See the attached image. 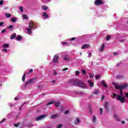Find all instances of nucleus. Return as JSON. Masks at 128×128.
Returning <instances> with one entry per match:
<instances>
[{
  "instance_id": "1",
  "label": "nucleus",
  "mask_w": 128,
  "mask_h": 128,
  "mask_svg": "<svg viewBox=\"0 0 128 128\" xmlns=\"http://www.w3.org/2000/svg\"><path fill=\"white\" fill-rule=\"evenodd\" d=\"M113 86H114L116 90H120V95H117V100L122 102V104H124L126 100V98L124 96V93H122V90L124 88H126L128 86V84H120L116 82H112Z\"/></svg>"
},
{
  "instance_id": "2",
  "label": "nucleus",
  "mask_w": 128,
  "mask_h": 128,
  "mask_svg": "<svg viewBox=\"0 0 128 128\" xmlns=\"http://www.w3.org/2000/svg\"><path fill=\"white\" fill-rule=\"evenodd\" d=\"M35 82L36 78L30 79L28 81H26V83L23 84V86L24 88H30V86L34 84Z\"/></svg>"
},
{
  "instance_id": "3",
  "label": "nucleus",
  "mask_w": 128,
  "mask_h": 128,
  "mask_svg": "<svg viewBox=\"0 0 128 128\" xmlns=\"http://www.w3.org/2000/svg\"><path fill=\"white\" fill-rule=\"evenodd\" d=\"M34 22H30L29 23V27L26 28V33L27 34H29L30 36V34H32V30H34Z\"/></svg>"
},
{
  "instance_id": "4",
  "label": "nucleus",
  "mask_w": 128,
  "mask_h": 128,
  "mask_svg": "<svg viewBox=\"0 0 128 128\" xmlns=\"http://www.w3.org/2000/svg\"><path fill=\"white\" fill-rule=\"evenodd\" d=\"M74 84L77 86H80V88H86V85L80 80L76 81L74 82Z\"/></svg>"
},
{
  "instance_id": "5",
  "label": "nucleus",
  "mask_w": 128,
  "mask_h": 128,
  "mask_svg": "<svg viewBox=\"0 0 128 128\" xmlns=\"http://www.w3.org/2000/svg\"><path fill=\"white\" fill-rule=\"evenodd\" d=\"M60 54H56L52 59V62L54 64H58L60 60Z\"/></svg>"
},
{
  "instance_id": "6",
  "label": "nucleus",
  "mask_w": 128,
  "mask_h": 128,
  "mask_svg": "<svg viewBox=\"0 0 128 128\" xmlns=\"http://www.w3.org/2000/svg\"><path fill=\"white\" fill-rule=\"evenodd\" d=\"M106 48V44H103L102 46L99 48V52H102L104 50V48Z\"/></svg>"
},
{
  "instance_id": "7",
  "label": "nucleus",
  "mask_w": 128,
  "mask_h": 128,
  "mask_svg": "<svg viewBox=\"0 0 128 128\" xmlns=\"http://www.w3.org/2000/svg\"><path fill=\"white\" fill-rule=\"evenodd\" d=\"M95 4L96 6H100V4H102V0H96Z\"/></svg>"
},
{
  "instance_id": "8",
  "label": "nucleus",
  "mask_w": 128,
  "mask_h": 128,
  "mask_svg": "<svg viewBox=\"0 0 128 128\" xmlns=\"http://www.w3.org/2000/svg\"><path fill=\"white\" fill-rule=\"evenodd\" d=\"M45 116L44 115H42L41 116H39L38 117H36V120H42L44 118Z\"/></svg>"
},
{
  "instance_id": "9",
  "label": "nucleus",
  "mask_w": 128,
  "mask_h": 128,
  "mask_svg": "<svg viewBox=\"0 0 128 128\" xmlns=\"http://www.w3.org/2000/svg\"><path fill=\"white\" fill-rule=\"evenodd\" d=\"M90 48V45L88 44H85L82 46V49L84 50L85 48Z\"/></svg>"
},
{
  "instance_id": "10",
  "label": "nucleus",
  "mask_w": 128,
  "mask_h": 128,
  "mask_svg": "<svg viewBox=\"0 0 128 128\" xmlns=\"http://www.w3.org/2000/svg\"><path fill=\"white\" fill-rule=\"evenodd\" d=\"M3 48H10V44H4L2 46Z\"/></svg>"
},
{
  "instance_id": "11",
  "label": "nucleus",
  "mask_w": 128,
  "mask_h": 128,
  "mask_svg": "<svg viewBox=\"0 0 128 128\" xmlns=\"http://www.w3.org/2000/svg\"><path fill=\"white\" fill-rule=\"evenodd\" d=\"M63 59L64 60H70V57L68 56V55H65L64 56Z\"/></svg>"
},
{
  "instance_id": "12",
  "label": "nucleus",
  "mask_w": 128,
  "mask_h": 128,
  "mask_svg": "<svg viewBox=\"0 0 128 128\" xmlns=\"http://www.w3.org/2000/svg\"><path fill=\"white\" fill-rule=\"evenodd\" d=\"M22 36H20V35H18V36H17V37H16V40H18V42H20V41L22 40Z\"/></svg>"
},
{
  "instance_id": "13",
  "label": "nucleus",
  "mask_w": 128,
  "mask_h": 128,
  "mask_svg": "<svg viewBox=\"0 0 128 128\" xmlns=\"http://www.w3.org/2000/svg\"><path fill=\"white\" fill-rule=\"evenodd\" d=\"M43 16L44 18H48V15L46 12L43 13Z\"/></svg>"
},
{
  "instance_id": "14",
  "label": "nucleus",
  "mask_w": 128,
  "mask_h": 128,
  "mask_svg": "<svg viewBox=\"0 0 128 128\" xmlns=\"http://www.w3.org/2000/svg\"><path fill=\"white\" fill-rule=\"evenodd\" d=\"M88 82L89 84V86H91V88L94 87V82H92V81L90 80H88Z\"/></svg>"
},
{
  "instance_id": "15",
  "label": "nucleus",
  "mask_w": 128,
  "mask_h": 128,
  "mask_svg": "<svg viewBox=\"0 0 128 128\" xmlns=\"http://www.w3.org/2000/svg\"><path fill=\"white\" fill-rule=\"evenodd\" d=\"M16 36V33H14L13 34L10 36V40H14Z\"/></svg>"
},
{
  "instance_id": "16",
  "label": "nucleus",
  "mask_w": 128,
  "mask_h": 128,
  "mask_svg": "<svg viewBox=\"0 0 128 128\" xmlns=\"http://www.w3.org/2000/svg\"><path fill=\"white\" fill-rule=\"evenodd\" d=\"M22 18L24 20H28V16L26 14H23L22 15Z\"/></svg>"
},
{
  "instance_id": "17",
  "label": "nucleus",
  "mask_w": 128,
  "mask_h": 128,
  "mask_svg": "<svg viewBox=\"0 0 128 128\" xmlns=\"http://www.w3.org/2000/svg\"><path fill=\"white\" fill-rule=\"evenodd\" d=\"M60 103L59 102H56L55 103H54V106H56V108L60 106Z\"/></svg>"
},
{
  "instance_id": "18",
  "label": "nucleus",
  "mask_w": 128,
  "mask_h": 128,
  "mask_svg": "<svg viewBox=\"0 0 128 128\" xmlns=\"http://www.w3.org/2000/svg\"><path fill=\"white\" fill-rule=\"evenodd\" d=\"M26 74H24L23 75V76L22 78V82H25L26 81Z\"/></svg>"
},
{
  "instance_id": "19",
  "label": "nucleus",
  "mask_w": 128,
  "mask_h": 128,
  "mask_svg": "<svg viewBox=\"0 0 128 128\" xmlns=\"http://www.w3.org/2000/svg\"><path fill=\"white\" fill-rule=\"evenodd\" d=\"M11 22H16V18H11Z\"/></svg>"
},
{
  "instance_id": "20",
  "label": "nucleus",
  "mask_w": 128,
  "mask_h": 128,
  "mask_svg": "<svg viewBox=\"0 0 128 128\" xmlns=\"http://www.w3.org/2000/svg\"><path fill=\"white\" fill-rule=\"evenodd\" d=\"M42 10H48V7L46 6H42Z\"/></svg>"
},
{
  "instance_id": "21",
  "label": "nucleus",
  "mask_w": 128,
  "mask_h": 128,
  "mask_svg": "<svg viewBox=\"0 0 128 128\" xmlns=\"http://www.w3.org/2000/svg\"><path fill=\"white\" fill-rule=\"evenodd\" d=\"M102 84H103V86L104 88H108V86L106 85V81L104 80L102 81Z\"/></svg>"
},
{
  "instance_id": "22",
  "label": "nucleus",
  "mask_w": 128,
  "mask_h": 128,
  "mask_svg": "<svg viewBox=\"0 0 128 128\" xmlns=\"http://www.w3.org/2000/svg\"><path fill=\"white\" fill-rule=\"evenodd\" d=\"M108 102H106L104 104V108L105 110H108Z\"/></svg>"
},
{
  "instance_id": "23",
  "label": "nucleus",
  "mask_w": 128,
  "mask_h": 128,
  "mask_svg": "<svg viewBox=\"0 0 128 128\" xmlns=\"http://www.w3.org/2000/svg\"><path fill=\"white\" fill-rule=\"evenodd\" d=\"M58 114H54L51 116V118H58Z\"/></svg>"
},
{
  "instance_id": "24",
  "label": "nucleus",
  "mask_w": 128,
  "mask_h": 128,
  "mask_svg": "<svg viewBox=\"0 0 128 128\" xmlns=\"http://www.w3.org/2000/svg\"><path fill=\"white\" fill-rule=\"evenodd\" d=\"M19 10L21 12H24V8L22 6H20L19 8Z\"/></svg>"
},
{
  "instance_id": "25",
  "label": "nucleus",
  "mask_w": 128,
  "mask_h": 128,
  "mask_svg": "<svg viewBox=\"0 0 128 128\" xmlns=\"http://www.w3.org/2000/svg\"><path fill=\"white\" fill-rule=\"evenodd\" d=\"M100 91L98 90H96L95 92H93L94 94H98Z\"/></svg>"
},
{
  "instance_id": "26",
  "label": "nucleus",
  "mask_w": 128,
  "mask_h": 128,
  "mask_svg": "<svg viewBox=\"0 0 128 128\" xmlns=\"http://www.w3.org/2000/svg\"><path fill=\"white\" fill-rule=\"evenodd\" d=\"M62 44H66V46H70V44L66 42H62Z\"/></svg>"
},
{
  "instance_id": "27",
  "label": "nucleus",
  "mask_w": 128,
  "mask_h": 128,
  "mask_svg": "<svg viewBox=\"0 0 128 128\" xmlns=\"http://www.w3.org/2000/svg\"><path fill=\"white\" fill-rule=\"evenodd\" d=\"M114 116L115 118L116 119V120H120V118L118 117V115L114 114Z\"/></svg>"
},
{
  "instance_id": "28",
  "label": "nucleus",
  "mask_w": 128,
  "mask_h": 128,
  "mask_svg": "<svg viewBox=\"0 0 128 128\" xmlns=\"http://www.w3.org/2000/svg\"><path fill=\"white\" fill-rule=\"evenodd\" d=\"M80 124V118H78L75 121V124Z\"/></svg>"
},
{
  "instance_id": "29",
  "label": "nucleus",
  "mask_w": 128,
  "mask_h": 128,
  "mask_svg": "<svg viewBox=\"0 0 128 128\" xmlns=\"http://www.w3.org/2000/svg\"><path fill=\"white\" fill-rule=\"evenodd\" d=\"M92 122H96V118L95 116H94L93 117Z\"/></svg>"
},
{
  "instance_id": "30",
  "label": "nucleus",
  "mask_w": 128,
  "mask_h": 128,
  "mask_svg": "<svg viewBox=\"0 0 128 128\" xmlns=\"http://www.w3.org/2000/svg\"><path fill=\"white\" fill-rule=\"evenodd\" d=\"M54 103V101H51L50 102H48V104H47V106H49L50 104H53Z\"/></svg>"
},
{
  "instance_id": "31",
  "label": "nucleus",
  "mask_w": 128,
  "mask_h": 128,
  "mask_svg": "<svg viewBox=\"0 0 128 128\" xmlns=\"http://www.w3.org/2000/svg\"><path fill=\"white\" fill-rule=\"evenodd\" d=\"M2 52H8V49L3 48L2 50Z\"/></svg>"
},
{
  "instance_id": "32",
  "label": "nucleus",
  "mask_w": 128,
  "mask_h": 128,
  "mask_svg": "<svg viewBox=\"0 0 128 128\" xmlns=\"http://www.w3.org/2000/svg\"><path fill=\"white\" fill-rule=\"evenodd\" d=\"M5 16L6 18H10V16H12V15H10V14H6Z\"/></svg>"
},
{
  "instance_id": "33",
  "label": "nucleus",
  "mask_w": 128,
  "mask_h": 128,
  "mask_svg": "<svg viewBox=\"0 0 128 128\" xmlns=\"http://www.w3.org/2000/svg\"><path fill=\"white\" fill-rule=\"evenodd\" d=\"M82 74H86V72L84 70H82Z\"/></svg>"
},
{
  "instance_id": "34",
  "label": "nucleus",
  "mask_w": 128,
  "mask_h": 128,
  "mask_svg": "<svg viewBox=\"0 0 128 128\" xmlns=\"http://www.w3.org/2000/svg\"><path fill=\"white\" fill-rule=\"evenodd\" d=\"M76 76H80V72L78 70H77L75 72Z\"/></svg>"
},
{
  "instance_id": "35",
  "label": "nucleus",
  "mask_w": 128,
  "mask_h": 128,
  "mask_svg": "<svg viewBox=\"0 0 128 128\" xmlns=\"http://www.w3.org/2000/svg\"><path fill=\"white\" fill-rule=\"evenodd\" d=\"M53 74H54V76H58V72L56 71V70L53 71Z\"/></svg>"
},
{
  "instance_id": "36",
  "label": "nucleus",
  "mask_w": 128,
  "mask_h": 128,
  "mask_svg": "<svg viewBox=\"0 0 128 128\" xmlns=\"http://www.w3.org/2000/svg\"><path fill=\"white\" fill-rule=\"evenodd\" d=\"M100 78V75H96V80H98Z\"/></svg>"
},
{
  "instance_id": "37",
  "label": "nucleus",
  "mask_w": 128,
  "mask_h": 128,
  "mask_svg": "<svg viewBox=\"0 0 128 128\" xmlns=\"http://www.w3.org/2000/svg\"><path fill=\"white\" fill-rule=\"evenodd\" d=\"M110 36H107L106 38V40H110Z\"/></svg>"
},
{
  "instance_id": "38",
  "label": "nucleus",
  "mask_w": 128,
  "mask_h": 128,
  "mask_svg": "<svg viewBox=\"0 0 128 128\" xmlns=\"http://www.w3.org/2000/svg\"><path fill=\"white\" fill-rule=\"evenodd\" d=\"M6 118H4L0 122V124H2V122H6Z\"/></svg>"
},
{
  "instance_id": "39",
  "label": "nucleus",
  "mask_w": 128,
  "mask_h": 128,
  "mask_svg": "<svg viewBox=\"0 0 128 128\" xmlns=\"http://www.w3.org/2000/svg\"><path fill=\"white\" fill-rule=\"evenodd\" d=\"M4 4V1L2 0H0V6H2Z\"/></svg>"
},
{
  "instance_id": "40",
  "label": "nucleus",
  "mask_w": 128,
  "mask_h": 128,
  "mask_svg": "<svg viewBox=\"0 0 128 128\" xmlns=\"http://www.w3.org/2000/svg\"><path fill=\"white\" fill-rule=\"evenodd\" d=\"M68 70V68H64L62 70V72H66V70Z\"/></svg>"
},
{
  "instance_id": "41",
  "label": "nucleus",
  "mask_w": 128,
  "mask_h": 128,
  "mask_svg": "<svg viewBox=\"0 0 128 128\" xmlns=\"http://www.w3.org/2000/svg\"><path fill=\"white\" fill-rule=\"evenodd\" d=\"M100 114H102V108H100Z\"/></svg>"
},
{
  "instance_id": "42",
  "label": "nucleus",
  "mask_w": 128,
  "mask_h": 128,
  "mask_svg": "<svg viewBox=\"0 0 128 128\" xmlns=\"http://www.w3.org/2000/svg\"><path fill=\"white\" fill-rule=\"evenodd\" d=\"M62 126V124H60L57 126V128H60Z\"/></svg>"
},
{
  "instance_id": "43",
  "label": "nucleus",
  "mask_w": 128,
  "mask_h": 128,
  "mask_svg": "<svg viewBox=\"0 0 128 128\" xmlns=\"http://www.w3.org/2000/svg\"><path fill=\"white\" fill-rule=\"evenodd\" d=\"M4 26V22H0V26Z\"/></svg>"
},
{
  "instance_id": "44",
  "label": "nucleus",
  "mask_w": 128,
  "mask_h": 128,
  "mask_svg": "<svg viewBox=\"0 0 128 128\" xmlns=\"http://www.w3.org/2000/svg\"><path fill=\"white\" fill-rule=\"evenodd\" d=\"M68 112H70L69 110H66L64 112L65 114H68Z\"/></svg>"
},
{
  "instance_id": "45",
  "label": "nucleus",
  "mask_w": 128,
  "mask_h": 128,
  "mask_svg": "<svg viewBox=\"0 0 128 128\" xmlns=\"http://www.w3.org/2000/svg\"><path fill=\"white\" fill-rule=\"evenodd\" d=\"M14 28V26H12V25H10L8 27V28Z\"/></svg>"
},
{
  "instance_id": "46",
  "label": "nucleus",
  "mask_w": 128,
  "mask_h": 128,
  "mask_svg": "<svg viewBox=\"0 0 128 128\" xmlns=\"http://www.w3.org/2000/svg\"><path fill=\"white\" fill-rule=\"evenodd\" d=\"M19 124H14V126H16V128H18V126Z\"/></svg>"
},
{
  "instance_id": "47",
  "label": "nucleus",
  "mask_w": 128,
  "mask_h": 128,
  "mask_svg": "<svg viewBox=\"0 0 128 128\" xmlns=\"http://www.w3.org/2000/svg\"><path fill=\"white\" fill-rule=\"evenodd\" d=\"M125 95H126V98H128V92L125 93Z\"/></svg>"
},
{
  "instance_id": "48",
  "label": "nucleus",
  "mask_w": 128,
  "mask_h": 128,
  "mask_svg": "<svg viewBox=\"0 0 128 128\" xmlns=\"http://www.w3.org/2000/svg\"><path fill=\"white\" fill-rule=\"evenodd\" d=\"M112 95H113L114 98H116V94L113 93Z\"/></svg>"
},
{
  "instance_id": "49",
  "label": "nucleus",
  "mask_w": 128,
  "mask_h": 128,
  "mask_svg": "<svg viewBox=\"0 0 128 128\" xmlns=\"http://www.w3.org/2000/svg\"><path fill=\"white\" fill-rule=\"evenodd\" d=\"M76 40V38H72L70 40Z\"/></svg>"
},
{
  "instance_id": "50",
  "label": "nucleus",
  "mask_w": 128,
  "mask_h": 128,
  "mask_svg": "<svg viewBox=\"0 0 128 128\" xmlns=\"http://www.w3.org/2000/svg\"><path fill=\"white\" fill-rule=\"evenodd\" d=\"M88 58H90V56H92V53L91 52L88 54Z\"/></svg>"
},
{
  "instance_id": "51",
  "label": "nucleus",
  "mask_w": 128,
  "mask_h": 128,
  "mask_svg": "<svg viewBox=\"0 0 128 128\" xmlns=\"http://www.w3.org/2000/svg\"><path fill=\"white\" fill-rule=\"evenodd\" d=\"M34 72V70L32 69H30L29 70V72Z\"/></svg>"
},
{
  "instance_id": "52",
  "label": "nucleus",
  "mask_w": 128,
  "mask_h": 128,
  "mask_svg": "<svg viewBox=\"0 0 128 128\" xmlns=\"http://www.w3.org/2000/svg\"><path fill=\"white\" fill-rule=\"evenodd\" d=\"M6 31V30H2V34L4 33V32H5Z\"/></svg>"
},
{
  "instance_id": "53",
  "label": "nucleus",
  "mask_w": 128,
  "mask_h": 128,
  "mask_svg": "<svg viewBox=\"0 0 128 128\" xmlns=\"http://www.w3.org/2000/svg\"><path fill=\"white\" fill-rule=\"evenodd\" d=\"M104 96L102 95V100H104Z\"/></svg>"
},
{
  "instance_id": "54",
  "label": "nucleus",
  "mask_w": 128,
  "mask_h": 128,
  "mask_svg": "<svg viewBox=\"0 0 128 128\" xmlns=\"http://www.w3.org/2000/svg\"><path fill=\"white\" fill-rule=\"evenodd\" d=\"M114 56H116V55L118 54V52H114Z\"/></svg>"
},
{
  "instance_id": "55",
  "label": "nucleus",
  "mask_w": 128,
  "mask_h": 128,
  "mask_svg": "<svg viewBox=\"0 0 128 128\" xmlns=\"http://www.w3.org/2000/svg\"><path fill=\"white\" fill-rule=\"evenodd\" d=\"M90 78H94V76L92 75H90Z\"/></svg>"
},
{
  "instance_id": "56",
  "label": "nucleus",
  "mask_w": 128,
  "mask_h": 128,
  "mask_svg": "<svg viewBox=\"0 0 128 128\" xmlns=\"http://www.w3.org/2000/svg\"><path fill=\"white\" fill-rule=\"evenodd\" d=\"M18 100V97H16V98H14V100Z\"/></svg>"
},
{
  "instance_id": "57",
  "label": "nucleus",
  "mask_w": 128,
  "mask_h": 128,
  "mask_svg": "<svg viewBox=\"0 0 128 128\" xmlns=\"http://www.w3.org/2000/svg\"><path fill=\"white\" fill-rule=\"evenodd\" d=\"M122 124H126V122L124 121H122Z\"/></svg>"
},
{
  "instance_id": "58",
  "label": "nucleus",
  "mask_w": 128,
  "mask_h": 128,
  "mask_svg": "<svg viewBox=\"0 0 128 128\" xmlns=\"http://www.w3.org/2000/svg\"><path fill=\"white\" fill-rule=\"evenodd\" d=\"M56 82V80H53L52 81V84H54Z\"/></svg>"
},
{
  "instance_id": "59",
  "label": "nucleus",
  "mask_w": 128,
  "mask_h": 128,
  "mask_svg": "<svg viewBox=\"0 0 128 128\" xmlns=\"http://www.w3.org/2000/svg\"><path fill=\"white\" fill-rule=\"evenodd\" d=\"M42 86H39L38 88H42Z\"/></svg>"
},
{
  "instance_id": "60",
  "label": "nucleus",
  "mask_w": 128,
  "mask_h": 128,
  "mask_svg": "<svg viewBox=\"0 0 128 128\" xmlns=\"http://www.w3.org/2000/svg\"><path fill=\"white\" fill-rule=\"evenodd\" d=\"M14 105H10V106H14Z\"/></svg>"
},
{
  "instance_id": "61",
  "label": "nucleus",
  "mask_w": 128,
  "mask_h": 128,
  "mask_svg": "<svg viewBox=\"0 0 128 128\" xmlns=\"http://www.w3.org/2000/svg\"><path fill=\"white\" fill-rule=\"evenodd\" d=\"M64 54V52H62L61 53H60V54Z\"/></svg>"
},
{
  "instance_id": "62",
  "label": "nucleus",
  "mask_w": 128,
  "mask_h": 128,
  "mask_svg": "<svg viewBox=\"0 0 128 128\" xmlns=\"http://www.w3.org/2000/svg\"><path fill=\"white\" fill-rule=\"evenodd\" d=\"M120 42H124V40H120Z\"/></svg>"
},
{
  "instance_id": "63",
  "label": "nucleus",
  "mask_w": 128,
  "mask_h": 128,
  "mask_svg": "<svg viewBox=\"0 0 128 128\" xmlns=\"http://www.w3.org/2000/svg\"><path fill=\"white\" fill-rule=\"evenodd\" d=\"M118 78H120V77H118V76H117Z\"/></svg>"
},
{
  "instance_id": "64",
  "label": "nucleus",
  "mask_w": 128,
  "mask_h": 128,
  "mask_svg": "<svg viewBox=\"0 0 128 128\" xmlns=\"http://www.w3.org/2000/svg\"><path fill=\"white\" fill-rule=\"evenodd\" d=\"M80 56H82V52H80Z\"/></svg>"
}]
</instances>
